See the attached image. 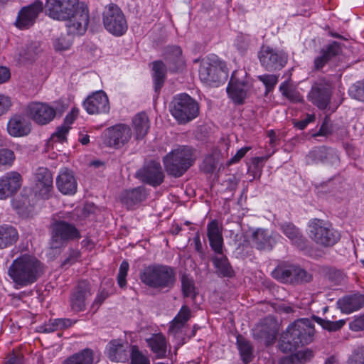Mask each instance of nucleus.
<instances>
[{"label": "nucleus", "mask_w": 364, "mask_h": 364, "mask_svg": "<svg viewBox=\"0 0 364 364\" xmlns=\"http://www.w3.org/2000/svg\"><path fill=\"white\" fill-rule=\"evenodd\" d=\"M46 9L50 17L68 21V33L82 35L89 23L87 8L78 0H47Z\"/></svg>", "instance_id": "1"}, {"label": "nucleus", "mask_w": 364, "mask_h": 364, "mask_svg": "<svg viewBox=\"0 0 364 364\" xmlns=\"http://www.w3.org/2000/svg\"><path fill=\"white\" fill-rule=\"evenodd\" d=\"M314 325L308 318H300L289 325L279 342V348L283 353L295 350L297 348L308 345L314 340Z\"/></svg>", "instance_id": "2"}, {"label": "nucleus", "mask_w": 364, "mask_h": 364, "mask_svg": "<svg viewBox=\"0 0 364 364\" xmlns=\"http://www.w3.org/2000/svg\"><path fill=\"white\" fill-rule=\"evenodd\" d=\"M43 273L42 263L35 257L26 254L15 259L8 269V275L21 287L33 284Z\"/></svg>", "instance_id": "3"}, {"label": "nucleus", "mask_w": 364, "mask_h": 364, "mask_svg": "<svg viewBox=\"0 0 364 364\" xmlns=\"http://www.w3.org/2000/svg\"><path fill=\"white\" fill-rule=\"evenodd\" d=\"M197 159L196 151L187 145H178L162 159L165 171L168 176L181 177L193 164Z\"/></svg>", "instance_id": "4"}, {"label": "nucleus", "mask_w": 364, "mask_h": 364, "mask_svg": "<svg viewBox=\"0 0 364 364\" xmlns=\"http://www.w3.org/2000/svg\"><path fill=\"white\" fill-rule=\"evenodd\" d=\"M141 282L146 286L157 290L171 289L176 282V272L173 267L153 264L145 267L139 273Z\"/></svg>", "instance_id": "5"}, {"label": "nucleus", "mask_w": 364, "mask_h": 364, "mask_svg": "<svg viewBox=\"0 0 364 364\" xmlns=\"http://www.w3.org/2000/svg\"><path fill=\"white\" fill-rule=\"evenodd\" d=\"M165 54L166 63L162 60H156L152 63L154 84L156 91L162 88L167 70L171 73H176L183 70L185 67L182 50L179 46H168L166 48Z\"/></svg>", "instance_id": "6"}, {"label": "nucleus", "mask_w": 364, "mask_h": 364, "mask_svg": "<svg viewBox=\"0 0 364 364\" xmlns=\"http://www.w3.org/2000/svg\"><path fill=\"white\" fill-rule=\"evenodd\" d=\"M228 77L226 64L217 55H210L202 60L199 68L202 82L211 87H218L226 81Z\"/></svg>", "instance_id": "7"}, {"label": "nucleus", "mask_w": 364, "mask_h": 364, "mask_svg": "<svg viewBox=\"0 0 364 364\" xmlns=\"http://www.w3.org/2000/svg\"><path fill=\"white\" fill-rule=\"evenodd\" d=\"M169 110L178 124H185L199 114V105L187 93L176 95L169 105Z\"/></svg>", "instance_id": "8"}, {"label": "nucleus", "mask_w": 364, "mask_h": 364, "mask_svg": "<svg viewBox=\"0 0 364 364\" xmlns=\"http://www.w3.org/2000/svg\"><path fill=\"white\" fill-rule=\"evenodd\" d=\"M309 236L318 246L331 247L340 240V233L332 225L322 220L314 218L309 223Z\"/></svg>", "instance_id": "9"}, {"label": "nucleus", "mask_w": 364, "mask_h": 364, "mask_svg": "<svg viewBox=\"0 0 364 364\" xmlns=\"http://www.w3.org/2000/svg\"><path fill=\"white\" fill-rule=\"evenodd\" d=\"M50 245L52 249L65 247L70 241L81 237L80 231L74 224L63 220H55L50 225Z\"/></svg>", "instance_id": "10"}, {"label": "nucleus", "mask_w": 364, "mask_h": 364, "mask_svg": "<svg viewBox=\"0 0 364 364\" xmlns=\"http://www.w3.org/2000/svg\"><path fill=\"white\" fill-rule=\"evenodd\" d=\"M273 278L282 283L299 284L306 283L312 280V276L299 266L282 263L279 264L272 272Z\"/></svg>", "instance_id": "11"}, {"label": "nucleus", "mask_w": 364, "mask_h": 364, "mask_svg": "<svg viewBox=\"0 0 364 364\" xmlns=\"http://www.w3.org/2000/svg\"><path fill=\"white\" fill-rule=\"evenodd\" d=\"M102 17L104 26L110 33L120 36L127 31L128 26L125 16L117 4L106 6Z\"/></svg>", "instance_id": "12"}, {"label": "nucleus", "mask_w": 364, "mask_h": 364, "mask_svg": "<svg viewBox=\"0 0 364 364\" xmlns=\"http://www.w3.org/2000/svg\"><path fill=\"white\" fill-rule=\"evenodd\" d=\"M132 136L129 126L122 123L107 128L102 134L104 144L114 149L124 146L129 141Z\"/></svg>", "instance_id": "13"}, {"label": "nucleus", "mask_w": 364, "mask_h": 364, "mask_svg": "<svg viewBox=\"0 0 364 364\" xmlns=\"http://www.w3.org/2000/svg\"><path fill=\"white\" fill-rule=\"evenodd\" d=\"M258 57L261 65L268 71H274L282 68L287 62V55L269 46H262Z\"/></svg>", "instance_id": "14"}, {"label": "nucleus", "mask_w": 364, "mask_h": 364, "mask_svg": "<svg viewBox=\"0 0 364 364\" xmlns=\"http://www.w3.org/2000/svg\"><path fill=\"white\" fill-rule=\"evenodd\" d=\"M28 117L38 125H46L55 119V112L50 104L40 102H30L26 108Z\"/></svg>", "instance_id": "15"}, {"label": "nucleus", "mask_w": 364, "mask_h": 364, "mask_svg": "<svg viewBox=\"0 0 364 364\" xmlns=\"http://www.w3.org/2000/svg\"><path fill=\"white\" fill-rule=\"evenodd\" d=\"M91 294L90 283L85 280L79 282L70 295L69 304L71 311L75 313L84 311L86 309L87 301Z\"/></svg>", "instance_id": "16"}, {"label": "nucleus", "mask_w": 364, "mask_h": 364, "mask_svg": "<svg viewBox=\"0 0 364 364\" xmlns=\"http://www.w3.org/2000/svg\"><path fill=\"white\" fill-rule=\"evenodd\" d=\"M138 177L144 183L156 187L164 181L165 174L159 162L151 160L144 164L136 173Z\"/></svg>", "instance_id": "17"}, {"label": "nucleus", "mask_w": 364, "mask_h": 364, "mask_svg": "<svg viewBox=\"0 0 364 364\" xmlns=\"http://www.w3.org/2000/svg\"><path fill=\"white\" fill-rule=\"evenodd\" d=\"M279 331L278 323L272 317H267L253 329L254 338L264 341L267 346L274 343Z\"/></svg>", "instance_id": "18"}, {"label": "nucleus", "mask_w": 364, "mask_h": 364, "mask_svg": "<svg viewBox=\"0 0 364 364\" xmlns=\"http://www.w3.org/2000/svg\"><path fill=\"white\" fill-rule=\"evenodd\" d=\"M43 9V4L40 0H36L33 4L22 8L16 21V26L24 29L33 26Z\"/></svg>", "instance_id": "19"}, {"label": "nucleus", "mask_w": 364, "mask_h": 364, "mask_svg": "<svg viewBox=\"0 0 364 364\" xmlns=\"http://www.w3.org/2000/svg\"><path fill=\"white\" fill-rule=\"evenodd\" d=\"M21 176L16 171H10L0 178V199H6L16 193L21 186Z\"/></svg>", "instance_id": "20"}, {"label": "nucleus", "mask_w": 364, "mask_h": 364, "mask_svg": "<svg viewBox=\"0 0 364 364\" xmlns=\"http://www.w3.org/2000/svg\"><path fill=\"white\" fill-rule=\"evenodd\" d=\"M7 132L14 137L27 136L31 132V123L25 115L14 114L9 119Z\"/></svg>", "instance_id": "21"}, {"label": "nucleus", "mask_w": 364, "mask_h": 364, "mask_svg": "<svg viewBox=\"0 0 364 364\" xmlns=\"http://www.w3.org/2000/svg\"><path fill=\"white\" fill-rule=\"evenodd\" d=\"M84 107L90 114L108 112L109 105L106 92H92L84 101Z\"/></svg>", "instance_id": "22"}, {"label": "nucleus", "mask_w": 364, "mask_h": 364, "mask_svg": "<svg viewBox=\"0 0 364 364\" xmlns=\"http://www.w3.org/2000/svg\"><path fill=\"white\" fill-rule=\"evenodd\" d=\"M207 237L211 249L215 254L223 253V227L217 220H211L207 225Z\"/></svg>", "instance_id": "23"}, {"label": "nucleus", "mask_w": 364, "mask_h": 364, "mask_svg": "<svg viewBox=\"0 0 364 364\" xmlns=\"http://www.w3.org/2000/svg\"><path fill=\"white\" fill-rule=\"evenodd\" d=\"M56 186L60 192L65 195H73L77 191V181L72 171L68 168L60 169L56 178Z\"/></svg>", "instance_id": "24"}, {"label": "nucleus", "mask_w": 364, "mask_h": 364, "mask_svg": "<svg viewBox=\"0 0 364 364\" xmlns=\"http://www.w3.org/2000/svg\"><path fill=\"white\" fill-rule=\"evenodd\" d=\"M147 346L156 359L165 358L168 356V341L162 333L153 334L146 339Z\"/></svg>", "instance_id": "25"}, {"label": "nucleus", "mask_w": 364, "mask_h": 364, "mask_svg": "<svg viewBox=\"0 0 364 364\" xmlns=\"http://www.w3.org/2000/svg\"><path fill=\"white\" fill-rule=\"evenodd\" d=\"M338 309L345 314H350L360 309L364 306V295L353 294L346 295L337 301Z\"/></svg>", "instance_id": "26"}, {"label": "nucleus", "mask_w": 364, "mask_h": 364, "mask_svg": "<svg viewBox=\"0 0 364 364\" xmlns=\"http://www.w3.org/2000/svg\"><path fill=\"white\" fill-rule=\"evenodd\" d=\"M132 127L134 131V139L136 141L142 140L150 129L148 115L144 112L136 114L132 119Z\"/></svg>", "instance_id": "27"}, {"label": "nucleus", "mask_w": 364, "mask_h": 364, "mask_svg": "<svg viewBox=\"0 0 364 364\" xmlns=\"http://www.w3.org/2000/svg\"><path fill=\"white\" fill-rule=\"evenodd\" d=\"M36 186L42 195H47L53 188V176L50 171L44 167H40L36 172Z\"/></svg>", "instance_id": "28"}, {"label": "nucleus", "mask_w": 364, "mask_h": 364, "mask_svg": "<svg viewBox=\"0 0 364 364\" xmlns=\"http://www.w3.org/2000/svg\"><path fill=\"white\" fill-rule=\"evenodd\" d=\"M250 88L246 73L243 70H235L232 73L226 91H247Z\"/></svg>", "instance_id": "29"}, {"label": "nucleus", "mask_w": 364, "mask_h": 364, "mask_svg": "<svg viewBox=\"0 0 364 364\" xmlns=\"http://www.w3.org/2000/svg\"><path fill=\"white\" fill-rule=\"evenodd\" d=\"M18 239V232L16 228L10 225H0V250L12 246Z\"/></svg>", "instance_id": "30"}, {"label": "nucleus", "mask_w": 364, "mask_h": 364, "mask_svg": "<svg viewBox=\"0 0 364 364\" xmlns=\"http://www.w3.org/2000/svg\"><path fill=\"white\" fill-rule=\"evenodd\" d=\"M252 241L259 250H271L275 243L268 230L259 228L252 233Z\"/></svg>", "instance_id": "31"}, {"label": "nucleus", "mask_w": 364, "mask_h": 364, "mask_svg": "<svg viewBox=\"0 0 364 364\" xmlns=\"http://www.w3.org/2000/svg\"><path fill=\"white\" fill-rule=\"evenodd\" d=\"M280 230L297 247L303 248L305 246V238L293 223H284L281 224Z\"/></svg>", "instance_id": "32"}, {"label": "nucleus", "mask_w": 364, "mask_h": 364, "mask_svg": "<svg viewBox=\"0 0 364 364\" xmlns=\"http://www.w3.org/2000/svg\"><path fill=\"white\" fill-rule=\"evenodd\" d=\"M107 355L112 361L125 362L128 360L129 353L124 345L119 341L114 340L109 342L107 348Z\"/></svg>", "instance_id": "33"}, {"label": "nucleus", "mask_w": 364, "mask_h": 364, "mask_svg": "<svg viewBox=\"0 0 364 364\" xmlns=\"http://www.w3.org/2000/svg\"><path fill=\"white\" fill-rule=\"evenodd\" d=\"M146 198L144 188L137 187L130 190H126L122 196V203L127 205V208H132L135 204L142 202Z\"/></svg>", "instance_id": "34"}, {"label": "nucleus", "mask_w": 364, "mask_h": 364, "mask_svg": "<svg viewBox=\"0 0 364 364\" xmlns=\"http://www.w3.org/2000/svg\"><path fill=\"white\" fill-rule=\"evenodd\" d=\"M94 352L90 348H85L67 359L62 364H93Z\"/></svg>", "instance_id": "35"}, {"label": "nucleus", "mask_w": 364, "mask_h": 364, "mask_svg": "<svg viewBox=\"0 0 364 364\" xmlns=\"http://www.w3.org/2000/svg\"><path fill=\"white\" fill-rule=\"evenodd\" d=\"M217 255V256L213 258V262L216 269L217 273L223 277H232L233 274V270L230 267L227 257L224 255L223 252Z\"/></svg>", "instance_id": "36"}, {"label": "nucleus", "mask_w": 364, "mask_h": 364, "mask_svg": "<svg viewBox=\"0 0 364 364\" xmlns=\"http://www.w3.org/2000/svg\"><path fill=\"white\" fill-rule=\"evenodd\" d=\"M191 317V310L187 306H183L173 318L171 325L169 328V331L177 333L179 330L182 328L184 324L188 321Z\"/></svg>", "instance_id": "37"}, {"label": "nucleus", "mask_w": 364, "mask_h": 364, "mask_svg": "<svg viewBox=\"0 0 364 364\" xmlns=\"http://www.w3.org/2000/svg\"><path fill=\"white\" fill-rule=\"evenodd\" d=\"M237 346L242 361L247 364L253 358V346L251 343L242 336L237 337Z\"/></svg>", "instance_id": "38"}, {"label": "nucleus", "mask_w": 364, "mask_h": 364, "mask_svg": "<svg viewBox=\"0 0 364 364\" xmlns=\"http://www.w3.org/2000/svg\"><path fill=\"white\" fill-rule=\"evenodd\" d=\"M320 271L326 279L335 284H341L345 279V274L334 267L324 266Z\"/></svg>", "instance_id": "39"}, {"label": "nucleus", "mask_w": 364, "mask_h": 364, "mask_svg": "<svg viewBox=\"0 0 364 364\" xmlns=\"http://www.w3.org/2000/svg\"><path fill=\"white\" fill-rule=\"evenodd\" d=\"M181 288L185 297L194 299L196 296V287L193 279L187 274L181 276Z\"/></svg>", "instance_id": "40"}, {"label": "nucleus", "mask_w": 364, "mask_h": 364, "mask_svg": "<svg viewBox=\"0 0 364 364\" xmlns=\"http://www.w3.org/2000/svg\"><path fill=\"white\" fill-rule=\"evenodd\" d=\"M308 97L319 109H324L330 102L331 95L330 92H309Z\"/></svg>", "instance_id": "41"}, {"label": "nucleus", "mask_w": 364, "mask_h": 364, "mask_svg": "<svg viewBox=\"0 0 364 364\" xmlns=\"http://www.w3.org/2000/svg\"><path fill=\"white\" fill-rule=\"evenodd\" d=\"M131 364H150L149 358L137 346H132L130 350Z\"/></svg>", "instance_id": "42"}, {"label": "nucleus", "mask_w": 364, "mask_h": 364, "mask_svg": "<svg viewBox=\"0 0 364 364\" xmlns=\"http://www.w3.org/2000/svg\"><path fill=\"white\" fill-rule=\"evenodd\" d=\"M313 318L324 329L328 330V331H336L341 329L346 323L345 321L342 319L336 321H331L318 316H314Z\"/></svg>", "instance_id": "43"}, {"label": "nucleus", "mask_w": 364, "mask_h": 364, "mask_svg": "<svg viewBox=\"0 0 364 364\" xmlns=\"http://www.w3.org/2000/svg\"><path fill=\"white\" fill-rule=\"evenodd\" d=\"M41 51L40 43L36 41L31 42L26 46L21 55L26 59L31 60H33Z\"/></svg>", "instance_id": "44"}, {"label": "nucleus", "mask_w": 364, "mask_h": 364, "mask_svg": "<svg viewBox=\"0 0 364 364\" xmlns=\"http://www.w3.org/2000/svg\"><path fill=\"white\" fill-rule=\"evenodd\" d=\"M75 321H72L69 318H57L55 319L51 324L48 325L46 331H54L58 329H64L70 327Z\"/></svg>", "instance_id": "45"}, {"label": "nucleus", "mask_w": 364, "mask_h": 364, "mask_svg": "<svg viewBox=\"0 0 364 364\" xmlns=\"http://www.w3.org/2000/svg\"><path fill=\"white\" fill-rule=\"evenodd\" d=\"M348 364H364V346L353 350L348 359Z\"/></svg>", "instance_id": "46"}, {"label": "nucleus", "mask_w": 364, "mask_h": 364, "mask_svg": "<svg viewBox=\"0 0 364 364\" xmlns=\"http://www.w3.org/2000/svg\"><path fill=\"white\" fill-rule=\"evenodd\" d=\"M341 50V44L336 41H333L326 48H323L321 53H323L326 58L330 60L331 58L340 55Z\"/></svg>", "instance_id": "47"}, {"label": "nucleus", "mask_w": 364, "mask_h": 364, "mask_svg": "<svg viewBox=\"0 0 364 364\" xmlns=\"http://www.w3.org/2000/svg\"><path fill=\"white\" fill-rule=\"evenodd\" d=\"M72 44V40L70 35L60 36L53 42V46L55 50L63 51L69 49Z\"/></svg>", "instance_id": "48"}, {"label": "nucleus", "mask_w": 364, "mask_h": 364, "mask_svg": "<svg viewBox=\"0 0 364 364\" xmlns=\"http://www.w3.org/2000/svg\"><path fill=\"white\" fill-rule=\"evenodd\" d=\"M15 160L14 152L8 149H0V166H11Z\"/></svg>", "instance_id": "49"}, {"label": "nucleus", "mask_w": 364, "mask_h": 364, "mask_svg": "<svg viewBox=\"0 0 364 364\" xmlns=\"http://www.w3.org/2000/svg\"><path fill=\"white\" fill-rule=\"evenodd\" d=\"M336 89L335 85L329 78L320 79L312 87L311 91H331Z\"/></svg>", "instance_id": "50"}, {"label": "nucleus", "mask_w": 364, "mask_h": 364, "mask_svg": "<svg viewBox=\"0 0 364 364\" xmlns=\"http://www.w3.org/2000/svg\"><path fill=\"white\" fill-rule=\"evenodd\" d=\"M314 155L317 161L323 163L328 162L329 159L335 156V154L324 147L319 148L314 151Z\"/></svg>", "instance_id": "51"}, {"label": "nucleus", "mask_w": 364, "mask_h": 364, "mask_svg": "<svg viewBox=\"0 0 364 364\" xmlns=\"http://www.w3.org/2000/svg\"><path fill=\"white\" fill-rule=\"evenodd\" d=\"M129 263L127 261L124 260L120 264L119 273L117 275V282L120 287L123 288L127 284L126 277L129 270Z\"/></svg>", "instance_id": "52"}, {"label": "nucleus", "mask_w": 364, "mask_h": 364, "mask_svg": "<svg viewBox=\"0 0 364 364\" xmlns=\"http://www.w3.org/2000/svg\"><path fill=\"white\" fill-rule=\"evenodd\" d=\"M332 133V124L328 116H326L318 132L312 135L313 137L328 136Z\"/></svg>", "instance_id": "53"}, {"label": "nucleus", "mask_w": 364, "mask_h": 364, "mask_svg": "<svg viewBox=\"0 0 364 364\" xmlns=\"http://www.w3.org/2000/svg\"><path fill=\"white\" fill-rule=\"evenodd\" d=\"M80 252L76 249H70L68 256L61 264V267H66L75 263L80 257Z\"/></svg>", "instance_id": "54"}, {"label": "nucleus", "mask_w": 364, "mask_h": 364, "mask_svg": "<svg viewBox=\"0 0 364 364\" xmlns=\"http://www.w3.org/2000/svg\"><path fill=\"white\" fill-rule=\"evenodd\" d=\"M259 79L262 81L266 87V91H271L274 89V85L278 82V77L275 75H264L259 76Z\"/></svg>", "instance_id": "55"}, {"label": "nucleus", "mask_w": 364, "mask_h": 364, "mask_svg": "<svg viewBox=\"0 0 364 364\" xmlns=\"http://www.w3.org/2000/svg\"><path fill=\"white\" fill-rule=\"evenodd\" d=\"M217 161L213 155L207 156L203 162L202 169L205 173H213L216 168Z\"/></svg>", "instance_id": "56"}, {"label": "nucleus", "mask_w": 364, "mask_h": 364, "mask_svg": "<svg viewBox=\"0 0 364 364\" xmlns=\"http://www.w3.org/2000/svg\"><path fill=\"white\" fill-rule=\"evenodd\" d=\"M316 120V115L314 114H306L304 119L301 120H294L293 124L294 127L304 130L309 123L314 122Z\"/></svg>", "instance_id": "57"}, {"label": "nucleus", "mask_w": 364, "mask_h": 364, "mask_svg": "<svg viewBox=\"0 0 364 364\" xmlns=\"http://www.w3.org/2000/svg\"><path fill=\"white\" fill-rule=\"evenodd\" d=\"M11 106L12 102L10 97L0 93V116L6 113Z\"/></svg>", "instance_id": "58"}, {"label": "nucleus", "mask_w": 364, "mask_h": 364, "mask_svg": "<svg viewBox=\"0 0 364 364\" xmlns=\"http://www.w3.org/2000/svg\"><path fill=\"white\" fill-rule=\"evenodd\" d=\"M70 129V127L64 124L58 127L56 132L52 135L53 139H56V141L59 142L63 141L66 139V135L68 133Z\"/></svg>", "instance_id": "59"}, {"label": "nucleus", "mask_w": 364, "mask_h": 364, "mask_svg": "<svg viewBox=\"0 0 364 364\" xmlns=\"http://www.w3.org/2000/svg\"><path fill=\"white\" fill-rule=\"evenodd\" d=\"M229 99L236 105H242L247 97V92H227Z\"/></svg>", "instance_id": "60"}, {"label": "nucleus", "mask_w": 364, "mask_h": 364, "mask_svg": "<svg viewBox=\"0 0 364 364\" xmlns=\"http://www.w3.org/2000/svg\"><path fill=\"white\" fill-rule=\"evenodd\" d=\"M50 105L53 109L55 117L58 113L61 114L68 107L66 100L62 99L53 102Z\"/></svg>", "instance_id": "61"}, {"label": "nucleus", "mask_w": 364, "mask_h": 364, "mask_svg": "<svg viewBox=\"0 0 364 364\" xmlns=\"http://www.w3.org/2000/svg\"><path fill=\"white\" fill-rule=\"evenodd\" d=\"M4 364H23V355L21 353L12 352L8 354Z\"/></svg>", "instance_id": "62"}, {"label": "nucleus", "mask_w": 364, "mask_h": 364, "mask_svg": "<svg viewBox=\"0 0 364 364\" xmlns=\"http://www.w3.org/2000/svg\"><path fill=\"white\" fill-rule=\"evenodd\" d=\"M294 355L296 357L299 363H304L310 360L314 356L313 351L309 349L299 350L294 353Z\"/></svg>", "instance_id": "63"}, {"label": "nucleus", "mask_w": 364, "mask_h": 364, "mask_svg": "<svg viewBox=\"0 0 364 364\" xmlns=\"http://www.w3.org/2000/svg\"><path fill=\"white\" fill-rule=\"evenodd\" d=\"M350 328L355 331L364 330V314L355 318L350 323Z\"/></svg>", "instance_id": "64"}]
</instances>
